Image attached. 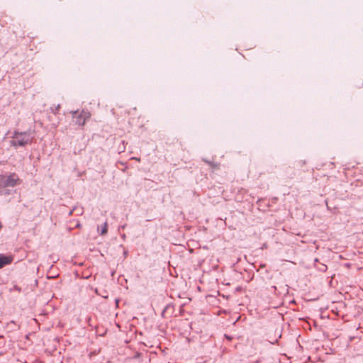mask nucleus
Instances as JSON below:
<instances>
[{
	"instance_id": "obj_1",
	"label": "nucleus",
	"mask_w": 363,
	"mask_h": 363,
	"mask_svg": "<svg viewBox=\"0 0 363 363\" xmlns=\"http://www.w3.org/2000/svg\"><path fill=\"white\" fill-rule=\"evenodd\" d=\"M12 140L10 141L11 146L18 148L26 147L28 144H31L34 136L30 130L18 131L15 130L13 133Z\"/></svg>"
},
{
	"instance_id": "obj_9",
	"label": "nucleus",
	"mask_w": 363,
	"mask_h": 363,
	"mask_svg": "<svg viewBox=\"0 0 363 363\" xmlns=\"http://www.w3.org/2000/svg\"><path fill=\"white\" fill-rule=\"evenodd\" d=\"M170 308H172V306H170L169 304L167 305L166 307L162 311V315L164 316V313Z\"/></svg>"
},
{
	"instance_id": "obj_16",
	"label": "nucleus",
	"mask_w": 363,
	"mask_h": 363,
	"mask_svg": "<svg viewBox=\"0 0 363 363\" xmlns=\"http://www.w3.org/2000/svg\"><path fill=\"white\" fill-rule=\"evenodd\" d=\"M72 213V211H69V214L71 215Z\"/></svg>"
},
{
	"instance_id": "obj_6",
	"label": "nucleus",
	"mask_w": 363,
	"mask_h": 363,
	"mask_svg": "<svg viewBox=\"0 0 363 363\" xmlns=\"http://www.w3.org/2000/svg\"><path fill=\"white\" fill-rule=\"evenodd\" d=\"M1 193L0 194V195H4V196H8V195L11 194V190L5 189H1Z\"/></svg>"
},
{
	"instance_id": "obj_13",
	"label": "nucleus",
	"mask_w": 363,
	"mask_h": 363,
	"mask_svg": "<svg viewBox=\"0 0 363 363\" xmlns=\"http://www.w3.org/2000/svg\"><path fill=\"white\" fill-rule=\"evenodd\" d=\"M121 237L123 238V239H125V234H123V235H121Z\"/></svg>"
},
{
	"instance_id": "obj_8",
	"label": "nucleus",
	"mask_w": 363,
	"mask_h": 363,
	"mask_svg": "<svg viewBox=\"0 0 363 363\" xmlns=\"http://www.w3.org/2000/svg\"><path fill=\"white\" fill-rule=\"evenodd\" d=\"M203 161L211 167H216L217 166V164L210 162L207 160H203Z\"/></svg>"
},
{
	"instance_id": "obj_10",
	"label": "nucleus",
	"mask_w": 363,
	"mask_h": 363,
	"mask_svg": "<svg viewBox=\"0 0 363 363\" xmlns=\"http://www.w3.org/2000/svg\"><path fill=\"white\" fill-rule=\"evenodd\" d=\"M319 262L318 258L314 259V267H316V263Z\"/></svg>"
},
{
	"instance_id": "obj_4",
	"label": "nucleus",
	"mask_w": 363,
	"mask_h": 363,
	"mask_svg": "<svg viewBox=\"0 0 363 363\" xmlns=\"http://www.w3.org/2000/svg\"><path fill=\"white\" fill-rule=\"evenodd\" d=\"M315 268L321 272H325L328 269V267L325 264H321L319 267H316Z\"/></svg>"
},
{
	"instance_id": "obj_11",
	"label": "nucleus",
	"mask_w": 363,
	"mask_h": 363,
	"mask_svg": "<svg viewBox=\"0 0 363 363\" xmlns=\"http://www.w3.org/2000/svg\"><path fill=\"white\" fill-rule=\"evenodd\" d=\"M125 225H121L118 228V230H120L121 229H124L125 228Z\"/></svg>"
},
{
	"instance_id": "obj_3",
	"label": "nucleus",
	"mask_w": 363,
	"mask_h": 363,
	"mask_svg": "<svg viewBox=\"0 0 363 363\" xmlns=\"http://www.w3.org/2000/svg\"><path fill=\"white\" fill-rule=\"evenodd\" d=\"M107 231H108V224H107V222H105L104 223L103 227L101 229V231H100L99 234L101 235H104L107 233Z\"/></svg>"
},
{
	"instance_id": "obj_14",
	"label": "nucleus",
	"mask_w": 363,
	"mask_h": 363,
	"mask_svg": "<svg viewBox=\"0 0 363 363\" xmlns=\"http://www.w3.org/2000/svg\"><path fill=\"white\" fill-rule=\"evenodd\" d=\"M2 228V224L0 222V230Z\"/></svg>"
},
{
	"instance_id": "obj_5",
	"label": "nucleus",
	"mask_w": 363,
	"mask_h": 363,
	"mask_svg": "<svg viewBox=\"0 0 363 363\" xmlns=\"http://www.w3.org/2000/svg\"><path fill=\"white\" fill-rule=\"evenodd\" d=\"M84 118L82 119V115H80L79 117L77 119V123L79 124V125H84V123H85V116H83Z\"/></svg>"
},
{
	"instance_id": "obj_2",
	"label": "nucleus",
	"mask_w": 363,
	"mask_h": 363,
	"mask_svg": "<svg viewBox=\"0 0 363 363\" xmlns=\"http://www.w3.org/2000/svg\"><path fill=\"white\" fill-rule=\"evenodd\" d=\"M12 260L11 257L0 254V269L11 263Z\"/></svg>"
},
{
	"instance_id": "obj_12",
	"label": "nucleus",
	"mask_w": 363,
	"mask_h": 363,
	"mask_svg": "<svg viewBox=\"0 0 363 363\" xmlns=\"http://www.w3.org/2000/svg\"><path fill=\"white\" fill-rule=\"evenodd\" d=\"M123 255L125 257L128 255V251H124Z\"/></svg>"
},
{
	"instance_id": "obj_7",
	"label": "nucleus",
	"mask_w": 363,
	"mask_h": 363,
	"mask_svg": "<svg viewBox=\"0 0 363 363\" xmlns=\"http://www.w3.org/2000/svg\"><path fill=\"white\" fill-rule=\"evenodd\" d=\"M60 108V105H57V106L52 108L51 107L50 109H51V112L54 114H57L58 113V111Z\"/></svg>"
},
{
	"instance_id": "obj_15",
	"label": "nucleus",
	"mask_w": 363,
	"mask_h": 363,
	"mask_svg": "<svg viewBox=\"0 0 363 363\" xmlns=\"http://www.w3.org/2000/svg\"><path fill=\"white\" fill-rule=\"evenodd\" d=\"M253 363H259V360H257L256 362H253Z\"/></svg>"
}]
</instances>
